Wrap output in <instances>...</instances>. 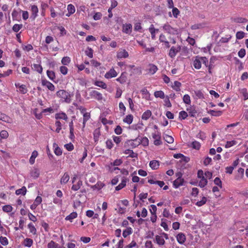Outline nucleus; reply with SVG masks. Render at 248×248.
Segmentation results:
<instances>
[{"label": "nucleus", "instance_id": "obj_18", "mask_svg": "<svg viewBox=\"0 0 248 248\" xmlns=\"http://www.w3.org/2000/svg\"><path fill=\"white\" fill-rule=\"evenodd\" d=\"M38 155V152L36 151H34L32 153L31 155L30 158V163L31 164H33L34 163L35 161V158Z\"/></svg>", "mask_w": 248, "mask_h": 248}, {"label": "nucleus", "instance_id": "obj_53", "mask_svg": "<svg viewBox=\"0 0 248 248\" xmlns=\"http://www.w3.org/2000/svg\"><path fill=\"white\" fill-rule=\"evenodd\" d=\"M206 198L203 197H202V200L197 202L196 204L198 206H201L206 203Z\"/></svg>", "mask_w": 248, "mask_h": 248}, {"label": "nucleus", "instance_id": "obj_38", "mask_svg": "<svg viewBox=\"0 0 248 248\" xmlns=\"http://www.w3.org/2000/svg\"><path fill=\"white\" fill-rule=\"evenodd\" d=\"M82 185V182L81 180H79L77 184L73 185L72 189L74 191H77L80 188Z\"/></svg>", "mask_w": 248, "mask_h": 248}, {"label": "nucleus", "instance_id": "obj_50", "mask_svg": "<svg viewBox=\"0 0 248 248\" xmlns=\"http://www.w3.org/2000/svg\"><path fill=\"white\" fill-rule=\"evenodd\" d=\"M70 62V59L68 57H64L62 60V63L63 65H67Z\"/></svg>", "mask_w": 248, "mask_h": 248}, {"label": "nucleus", "instance_id": "obj_24", "mask_svg": "<svg viewBox=\"0 0 248 248\" xmlns=\"http://www.w3.org/2000/svg\"><path fill=\"white\" fill-rule=\"evenodd\" d=\"M77 217V213L75 212H73L71 213L69 215L65 217V219L67 220H70L72 222V219L76 218Z\"/></svg>", "mask_w": 248, "mask_h": 248}, {"label": "nucleus", "instance_id": "obj_14", "mask_svg": "<svg viewBox=\"0 0 248 248\" xmlns=\"http://www.w3.org/2000/svg\"><path fill=\"white\" fill-rule=\"evenodd\" d=\"M201 61L200 58H196L193 62V66L196 69H200L201 67Z\"/></svg>", "mask_w": 248, "mask_h": 248}, {"label": "nucleus", "instance_id": "obj_15", "mask_svg": "<svg viewBox=\"0 0 248 248\" xmlns=\"http://www.w3.org/2000/svg\"><path fill=\"white\" fill-rule=\"evenodd\" d=\"M126 179H123L121 183L115 187L116 190H120L126 186Z\"/></svg>", "mask_w": 248, "mask_h": 248}, {"label": "nucleus", "instance_id": "obj_32", "mask_svg": "<svg viewBox=\"0 0 248 248\" xmlns=\"http://www.w3.org/2000/svg\"><path fill=\"white\" fill-rule=\"evenodd\" d=\"M32 69L40 74L42 73L43 70L41 65L38 64H33Z\"/></svg>", "mask_w": 248, "mask_h": 248}, {"label": "nucleus", "instance_id": "obj_62", "mask_svg": "<svg viewBox=\"0 0 248 248\" xmlns=\"http://www.w3.org/2000/svg\"><path fill=\"white\" fill-rule=\"evenodd\" d=\"M238 56L240 58H243L246 54V50L244 48L241 49L238 52Z\"/></svg>", "mask_w": 248, "mask_h": 248}, {"label": "nucleus", "instance_id": "obj_3", "mask_svg": "<svg viewBox=\"0 0 248 248\" xmlns=\"http://www.w3.org/2000/svg\"><path fill=\"white\" fill-rule=\"evenodd\" d=\"M180 50H181L180 46H178L177 47H175L174 46L171 47L169 51V56L171 58H174L176 56L177 53L179 52L180 51Z\"/></svg>", "mask_w": 248, "mask_h": 248}, {"label": "nucleus", "instance_id": "obj_48", "mask_svg": "<svg viewBox=\"0 0 248 248\" xmlns=\"http://www.w3.org/2000/svg\"><path fill=\"white\" fill-rule=\"evenodd\" d=\"M95 84L96 86L101 87L103 89L107 88V85L103 81H97L95 82Z\"/></svg>", "mask_w": 248, "mask_h": 248}, {"label": "nucleus", "instance_id": "obj_46", "mask_svg": "<svg viewBox=\"0 0 248 248\" xmlns=\"http://www.w3.org/2000/svg\"><path fill=\"white\" fill-rule=\"evenodd\" d=\"M187 113L185 111L183 110L179 112V118L180 119L184 120L187 117Z\"/></svg>", "mask_w": 248, "mask_h": 248}, {"label": "nucleus", "instance_id": "obj_16", "mask_svg": "<svg viewBox=\"0 0 248 248\" xmlns=\"http://www.w3.org/2000/svg\"><path fill=\"white\" fill-rule=\"evenodd\" d=\"M164 140L169 143H172L174 141L173 138L167 134H164L163 136Z\"/></svg>", "mask_w": 248, "mask_h": 248}, {"label": "nucleus", "instance_id": "obj_60", "mask_svg": "<svg viewBox=\"0 0 248 248\" xmlns=\"http://www.w3.org/2000/svg\"><path fill=\"white\" fill-rule=\"evenodd\" d=\"M64 147L69 151H71L74 149V146L71 143L65 144Z\"/></svg>", "mask_w": 248, "mask_h": 248}, {"label": "nucleus", "instance_id": "obj_5", "mask_svg": "<svg viewBox=\"0 0 248 248\" xmlns=\"http://www.w3.org/2000/svg\"><path fill=\"white\" fill-rule=\"evenodd\" d=\"M176 239L179 244H183L186 240V237L184 233L180 232L177 235Z\"/></svg>", "mask_w": 248, "mask_h": 248}, {"label": "nucleus", "instance_id": "obj_51", "mask_svg": "<svg viewBox=\"0 0 248 248\" xmlns=\"http://www.w3.org/2000/svg\"><path fill=\"white\" fill-rule=\"evenodd\" d=\"M19 92L23 94H25L26 93H27L28 91L26 86L23 84L21 85V86H19Z\"/></svg>", "mask_w": 248, "mask_h": 248}, {"label": "nucleus", "instance_id": "obj_13", "mask_svg": "<svg viewBox=\"0 0 248 248\" xmlns=\"http://www.w3.org/2000/svg\"><path fill=\"white\" fill-rule=\"evenodd\" d=\"M92 95L98 100H101L102 99V94L96 91H93L92 92Z\"/></svg>", "mask_w": 248, "mask_h": 248}, {"label": "nucleus", "instance_id": "obj_44", "mask_svg": "<svg viewBox=\"0 0 248 248\" xmlns=\"http://www.w3.org/2000/svg\"><path fill=\"white\" fill-rule=\"evenodd\" d=\"M207 184V180L204 178L202 177V179H201L199 183V186L201 187H203L205 186Z\"/></svg>", "mask_w": 248, "mask_h": 248}, {"label": "nucleus", "instance_id": "obj_45", "mask_svg": "<svg viewBox=\"0 0 248 248\" xmlns=\"http://www.w3.org/2000/svg\"><path fill=\"white\" fill-rule=\"evenodd\" d=\"M85 54L89 58H92L93 57V50L91 48L88 47L87 49L85 51Z\"/></svg>", "mask_w": 248, "mask_h": 248}, {"label": "nucleus", "instance_id": "obj_58", "mask_svg": "<svg viewBox=\"0 0 248 248\" xmlns=\"http://www.w3.org/2000/svg\"><path fill=\"white\" fill-rule=\"evenodd\" d=\"M0 136L1 138L6 139L8 136V133L6 130H2L0 133Z\"/></svg>", "mask_w": 248, "mask_h": 248}, {"label": "nucleus", "instance_id": "obj_8", "mask_svg": "<svg viewBox=\"0 0 248 248\" xmlns=\"http://www.w3.org/2000/svg\"><path fill=\"white\" fill-rule=\"evenodd\" d=\"M128 57V52L125 50L123 49L117 53V57L119 59L121 58H126Z\"/></svg>", "mask_w": 248, "mask_h": 248}, {"label": "nucleus", "instance_id": "obj_63", "mask_svg": "<svg viewBox=\"0 0 248 248\" xmlns=\"http://www.w3.org/2000/svg\"><path fill=\"white\" fill-rule=\"evenodd\" d=\"M106 143L107 147L108 149H110L112 148L113 144L111 140H107L106 142Z\"/></svg>", "mask_w": 248, "mask_h": 248}, {"label": "nucleus", "instance_id": "obj_21", "mask_svg": "<svg viewBox=\"0 0 248 248\" xmlns=\"http://www.w3.org/2000/svg\"><path fill=\"white\" fill-rule=\"evenodd\" d=\"M55 118L56 119H63L66 120L68 118L67 115L64 113H57L55 115Z\"/></svg>", "mask_w": 248, "mask_h": 248}, {"label": "nucleus", "instance_id": "obj_9", "mask_svg": "<svg viewBox=\"0 0 248 248\" xmlns=\"http://www.w3.org/2000/svg\"><path fill=\"white\" fill-rule=\"evenodd\" d=\"M184 180L182 178H177L175 180L173 181V186L175 188H178L181 186H183L184 183Z\"/></svg>", "mask_w": 248, "mask_h": 248}, {"label": "nucleus", "instance_id": "obj_4", "mask_svg": "<svg viewBox=\"0 0 248 248\" xmlns=\"http://www.w3.org/2000/svg\"><path fill=\"white\" fill-rule=\"evenodd\" d=\"M31 15L30 16V19L33 21L37 16L38 9L36 5H32L31 8Z\"/></svg>", "mask_w": 248, "mask_h": 248}, {"label": "nucleus", "instance_id": "obj_47", "mask_svg": "<svg viewBox=\"0 0 248 248\" xmlns=\"http://www.w3.org/2000/svg\"><path fill=\"white\" fill-rule=\"evenodd\" d=\"M46 73L48 77L51 80H53L55 78V74L53 71L47 70Z\"/></svg>", "mask_w": 248, "mask_h": 248}, {"label": "nucleus", "instance_id": "obj_33", "mask_svg": "<svg viewBox=\"0 0 248 248\" xmlns=\"http://www.w3.org/2000/svg\"><path fill=\"white\" fill-rule=\"evenodd\" d=\"M123 163L121 159H116L113 163L111 162L109 165L108 166L110 169L112 166H117L120 165Z\"/></svg>", "mask_w": 248, "mask_h": 248}, {"label": "nucleus", "instance_id": "obj_1", "mask_svg": "<svg viewBox=\"0 0 248 248\" xmlns=\"http://www.w3.org/2000/svg\"><path fill=\"white\" fill-rule=\"evenodd\" d=\"M163 30L170 34L176 35L178 33V30L172 28L168 23L164 24L163 26Z\"/></svg>", "mask_w": 248, "mask_h": 248}, {"label": "nucleus", "instance_id": "obj_34", "mask_svg": "<svg viewBox=\"0 0 248 248\" xmlns=\"http://www.w3.org/2000/svg\"><path fill=\"white\" fill-rule=\"evenodd\" d=\"M69 180V176L67 173H65L61 179V184H66Z\"/></svg>", "mask_w": 248, "mask_h": 248}, {"label": "nucleus", "instance_id": "obj_61", "mask_svg": "<svg viewBox=\"0 0 248 248\" xmlns=\"http://www.w3.org/2000/svg\"><path fill=\"white\" fill-rule=\"evenodd\" d=\"M151 207L152 208V209H150V211L152 215L156 214V212L157 210V208H156V206L154 204H152V205H151Z\"/></svg>", "mask_w": 248, "mask_h": 248}, {"label": "nucleus", "instance_id": "obj_19", "mask_svg": "<svg viewBox=\"0 0 248 248\" xmlns=\"http://www.w3.org/2000/svg\"><path fill=\"white\" fill-rule=\"evenodd\" d=\"M48 248H65L63 247L59 246L58 244H56L54 241H50L47 245Z\"/></svg>", "mask_w": 248, "mask_h": 248}, {"label": "nucleus", "instance_id": "obj_28", "mask_svg": "<svg viewBox=\"0 0 248 248\" xmlns=\"http://www.w3.org/2000/svg\"><path fill=\"white\" fill-rule=\"evenodd\" d=\"M27 189L25 186H23L21 188L18 189L16 191V194L17 195L22 194L25 195L26 193Z\"/></svg>", "mask_w": 248, "mask_h": 248}, {"label": "nucleus", "instance_id": "obj_6", "mask_svg": "<svg viewBox=\"0 0 248 248\" xmlns=\"http://www.w3.org/2000/svg\"><path fill=\"white\" fill-rule=\"evenodd\" d=\"M117 75V72L113 68H112L108 72L106 73L105 77L107 78H109L113 77H116Z\"/></svg>", "mask_w": 248, "mask_h": 248}, {"label": "nucleus", "instance_id": "obj_59", "mask_svg": "<svg viewBox=\"0 0 248 248\" xmlns=\"http://www.w3.org/2000/svg\"><path fill=\"white\" fill-rule=\"evenodd\" d=\"M245 36V33L243 31H238L236 34V37L238 39H242Z\"/></svg>", "mask_w": 248, "mask_h": 248}, {"label": "nucleus", "instance_id": "obj_17", "mask_svg": "<svg viewBox=\"0 0 248 248\" xmlns=\"http://www.w3.org/2000/svg\"><path fill=\"white\" fill-rule=\"evenodd\" d=\"M124 153L125 154H129V156L132 157V158H135V157H138V154L136 153H134L133 151V150H131L130 149L126 150L124 152Z\"/></svg>", "mask_w": 248, "mask_h": 248}, {"label": "nucleus", "instance_id": "obj_35", "mask_svg": "<svg viewBox=\"0 0 248 248\" xmlns=\"http://www.w3.org/2000/svg\"><path fill=\"white\" fill-rule=\"evenodd\" d=\"M33 244V240L30 238H26L24 240V245L25 247H31Z\"/></svg>", "mask_w": 248, "mask_h": 248}, {"label": "nucleus", "instance_id": "obj_52", "mask_svg": "<svg viewBox=\"0 0 248 248\" xmlns=\"http://www.w3.org/2000/svg\"><path fill=\"white\" fill-rule=\"evenodd\" d=\"M94 135V140L95 141H97L98 140L99 137L100 135V131L98 129H96L93 133Z\"/></svg>", "mask_w": 248, "mask_h": 248}, {"label": "nucleus", "instance_id": "obj_57", "mask_svg": "<svg viewBox=\"0 0 248 248\" xmlns=\"http://www.w3.org/2000/svg\"><path fill=\"white\" fill-rule=\"evenodd\" d=\"M214 183L220 188H222V182L219 178L216 177L214 180Z\"/></svg>", "mask_w": 248, "mask_h": 248}, {"label": "nucleus", "instance_id": "obj_64", "mask_svg": "<svg viewBox=\"0 0 248 248\" xmlns=\"http://www.w3.org/2000/svg\"><path fill=\"white\" fill-rule=\"evenodd\" d=\"M68 69L65 66H62L60 67V71L63 75H66L67 73Z\"/></svg>", "mask_w": 248, "mask_h": 248}, {"label": "nucleus", "instance_id": "obj_40", "mask_svg": "<svg viewBox=\"0 0 248 248\" xmlns=\"http://www.w3.org/2000/svg\"><path fill=\"white\" fill-rule=\"evenodd\" d=\"M90 114L89 113L85 112L83 114V127L85 125L86 122L90 119Z\"/></svg>", "mask_w": 248, "mask_h": 248}, {"label": "nucleus", "instance_id": "obj_31", "mask_svg": "<svg viewBox=\"0 0 248 248\" xmlns=\"http://www.w3.org/2000/svg\"><path fill=\"white\" fill-rule=\"evenodd\" d=\"M40 174L39 170L37 169H34L31 172V175L34 178H37Z\"/></svg>", "mask_w": 248, "mask_h": 248}, {"label": "nucleus", "instance_id": "obj_27", "mask_svg": "<svg viewBox=\"0 0 248 248\" xmlns=\"http://www.w3.org/2000/svg\"><path fill=\"white\" fill-rule=\"evenodd\" d=\"M53 147L55 148L54 153L57 155H60L62 154V150L58 146V145L54 143Z\"/></svg>", "mask_w": 248, "mask_h": 248}, {"label": "nucleus", "instance_id": "obj_30", "mask_svg": "<svg viewBox=\"0 0 248 248\" xmlns=\"http://www.w3.org/2000/svg\"><path fill=\"white\" fill-rule=\"evenodd\" d=\"M233 21L235 23H246L248 22L246 18L241 17H235L233 19Z\"/></svg>", "mask_w": 248, "mask_h": 248}, {"label": "nucleus", "instance_id": "obj_43", "mask_svg": "<svg viewBox=\"0 0 248 248\" xmlns=\"http://www.w3.org/2000/svg\"><path fill=\"white\" fill-rule=\"evenodd\" d=\"M204 26V25L202 23H199V24H196L193 25L191 26V29L192 30H197L199 29H201L203 28Z\"/></svg>", "mask_w": 248, "mask_h": 248}, {"label": "nucleus", "instance_id": "obj_10", "mask_svg": "<svg viewBox=\"0 0 248 248\" xmlns=\"http://www.w3.org/2000/svg\"><path fill=\"white\" fill-rule=\"evenodd\" d=\"M158 245L160 246L164 245L165 242L162 236L156 235L155 236V240H154Z\"/></svg>", "mask_w": 248, "mask_h": 248}, {"label": "nucleus", "instance_id": "obj_49", "mask_svg": "<svg viewBox=\"0 0 248 248\" xmlns=\"http://www.w3.org/2000/svg\"><path fill=\"white\" fill-rule=\"evenodd\" d=\"M13 207L10 205H4L2 207V210L4 212L8 213L12 211Z\"/></svg>", "mask_w": 248, "mask_h": 248}, {"label": "nucleus", "instance_id": "obj_7", "mask_svg": "<svg viewBox=\"0 0 248 248\" xmlns=\"http://www.w3.org/2000/svg\"><path fill=\"white\" fill-rule=\"evenodd\" d=\"M42 84L43 86H46L50 91H53L55 89V87L51 82L46 80L44 79L42 81Z\"/></svg>", "mask_w": 248, "mask_h": 248}, {"label": "nucleus", "instance_id": "obj_42", "mask_svg": "<svg viewBox=\"0 0 248 248\" xmlns=\"http://www.w3.org/2000/svg\"><path fill=\"white\" fill-rule=\"evenodd\" d=\"M191 146L193 149H196V150H199L200 148V147H201L200 143L199 142L197 141H193L191 143Z\"/></svg>", "mask_w": 248, "mask_h": 248}, {"label": "nucleus", "instance_id": "obj_20", "mask_svg": "<svg viewBox=\"0 0 248 248\" xmlns=\"http://www.w3.org/2000/svg\"><path fill=\"white\" fill-rule=\"evenodd\" d=\"M152 115V112L150 110H147L144 112L142 115V119L145 120H148Z\"/></svg>", "mask_w": 248, "mask_h": 248}, {"label": "nucleus", "instance_id": "obj_29", "mask_svg": "<svg viewBox=\"0 0 248 248\" xmlns=\"http://www.w3.org/2000/svg\"><path fill=\"white\" fill-rule=\"evenodd\" d=\"M138 140H139V141H138L139 144L141 143L144 146L148 145L149 140L147 138L144 137L141 140H140V139Z\"/></svg>", "mask_w": 248, "mask_h": 248}, {"label": "nucleus", "instance_id": "obj_26", "mask_svg": "<svg viewBox=\"0 0 248 248\" xmlns=\"http://www.w3.org/2000/svg\"><path fill=\"white\" fill-rule=\"evenodd\" d=\"M132 233V229L131 228L129 227L123 231V236L125 238L128 235L131 234Z\"/></svg>", "mask_w": 248, "mask_h": 248}, {"label": "nucleus", "instance_id": "obj_54", "mask_svg": "<svg viewBox=\"0 0 248 248\" xmlns=\"http://www.w3.org/2000/svg\"><path fill=\"white\" fill-rule=\"evenodd\" d=\"M22 27V24H15L13 27V30L15 32H18Z\"/></svg>", "mask_w": 248, "mask_h": 248}, {"label": "nucleus", "instance_id": "obj_41", "mask_svg": "<svg viewBox=\"0 0 248 248\" xmlns=\"http://www.w3.org/2000/svg\"><path fill=\"white\" fill-rule=\"evenodd\" d=\"M208 113L214 116H219L222 114L221 111H215L213 110H210L208 111Z\"/></svg>", "mask_w": 248, "mask_h": 248}, {"label": "nucleus", "instance_id": "obj_56", "mask_svg": "<svg viewBox=\"0 0 248 248\" xmlns=\"http://www.w3.org/2000/svg\"><path fill=\"white\" fill-rule=\"evenodd\" d=\"M0 242L3 246H5L8 243V240L6 237L2 236L0 237Z\"/></svg>", "mask_w": 248, "mask_h": 248}, {"label": "nucleus", "instance_id": "obj_2", "mask_svg": "<svg viewBox=\"0 0 248 248\" xmlns=\"http://www.w3.org/2000/svg\"><path fill=\"white\" fill-rule=\"evenodd\" d=\"M57 95L62 99H64L65 102H68L70 101L69 93L64 90H60L57 92Z\"/></svg>", "mask_w": 248, "mask_h": 248}, {"label": "nucleus", "instance_id": "obj_39", "mask_svg": "<svg viewBox=\"0 0 248 248\" xmlns=\"http://www.w3.org/2000/svg\"><path fill=\"white\" fill-rule=\"evenodd\" d=\"M28 228L30 229V232L32 233L33 234H36V229L31 223L28 224Z\"/></svg>", "mask_w": 248, "mask_h": 248}, {"label": "nucleus", "instance_id": "obj_23", "mask_svg": "<svg viewBox=\"0 0 248 248\" xmlns=\"http://www.w3.org/2000/svg\"><path fill=\"white\" fill-rule=\"evenodd\" d=\"M67 10L68 11V14H66V16H69L70 15L75 13V7L72 4H69L67 6Z\"/></svg>", "mask_w": 248, "mask_h": 248}, {"label": "nucleus", "instance_id": "obj_25", "mask_svg": "<svg viewBox=\"0 0 248 248\" xmlns=\"http://www.w3.org/2000/svg\"><path fill=\"white\" fill-rule=\"evenodd\" d=\"M133 115L131 114H129L126 116V117L124 119V122L126 123L129 124H131L133 121Z\"/></svg>", "mask_w": 248, "mask_h": 248}, {"label": "nucleus", "instance_id": "obj_37", "mask_svg": "<svg viewBox=\"0 0 248 248\" xmlns=\"http://www.w3.org/2000/svg\"><path fill=\"white\" fill-rule=\"evenodd\" d=\"M149 66V71L152 75L154 74L158 69L157 66L154 64H150Z\"/></svg>", "mask_w": 248, "mask_h": 248}, {"label": "nucleus", "instance_id": "obj_12", "mask_svg": "<svg viewBox=\"0 0 248 248\" xmlns=\"http://www.w3.org/2000/svg\"><path fill=\"white\" fill-rule=\"evenodd\" d=\"M132 25L130 24H127L123 25V31L124 32L128 33L131 31Z\"/></svg>", "mask_w": 248, "mask_h": 248}, {"label": "nucleus", "instance_id": "obj_55", "mask_svg": "<svg viewBox=\"0 0 248 248\" xmlns=\"http://www.w3.org/2000/svg\"><path fill=\"white\" fill-rule=\"evenodd\" d=\"M183 101L186 104H190L191 102L190 96L188 94L185 95L183 97Z\"/></svg>", "mask_w": 248, "mask_h": 248}, {"label": "nucleus", "instance_id": "obj_22", "mask_svg": "<svg viewBox=\"0 0 248 248\" xmlns=\"http://www.w3.org/2000/svg\"><path fill=\"white\" fill-rule=\"evenodd\" d=\"M149 30L151 34L152 38L153 39H155V32L158 31V29H155L154 28V25L153 24H152L151 25L150 27L149 28Z\"/></svg>", "mask_w": 248, "mask_h": 248}, {"label": "nucleus", "instance_id": "obj_11", "mask_svg": "<svg viewBox=\"0 0 248 248\" xmlns=\"http://www.w3.org/2000/svg\"><path fill=\"white\" fill-rule=\"evenodd\" d=\"M149 165L152 169L156 170L159 167V163L157 160H152L150 161Z\"/></svg>", "mask_w": 248, "mask_h": 248}, {"label": "nucleus", "instance_id": "obj_36", "mask_svg": "<svg viewBox=\"0 0 248 248\" xmlns=\"http://www.w3.org/2000/svg\"><path fill=\"white\" fill-rule=\"evenodd\" d=\"M154 95L156 98L159 97L160 98L163 99L165 97L164 93L162 91L155 92L154 93Z\"/></svg>", "mask_w": 248, "mask_h": 248}]
</instances>
